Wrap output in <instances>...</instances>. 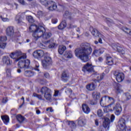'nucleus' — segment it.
I'll list each match as a JSON object with an SVG mask.
<instances>
[{
  "instance_id": "nucleus-1",
  "label": "nucleus",
  "mask_w": 131,
  "mask_h": 131,
  "mask_svg": "<svg viewBox=\"0 0 131 131\" xmlns=\"http://www.w3.org/2000/svg\"><path fill=\"white\" fill-rule=\"evenodd\" d=\"M92 47L89 43H82L80 47L76 49L75 50V55L77 58H79L82 61L85 62L89 61V55L92 54Z\"/></svg>"
},
{
  "instance_id": "nucleus-2",
  "label": "nucleus",
  "mask_w": 131,
  "mask_h": 131,
  "mask_svg": "<svg viewBox=\"0 0 131 131\" xmlns=\"http://www.w3.org/2000/svg\"><path fill=\"white\" fill-rule=\"evenodd\" d=\"M32 55L35 59H41L44 57V59L41 61L43 68H47V67L52 63V58L49 56V53H45L43 50H36L33 52Z\"/></svg>"
},
{
  "instance_id": "nucleus-3",
  "label": "nucleus",
  "mask_w": 131,
  "mask_h": 131,
  "mask_svg": "<svg viewBox=\"0 0 131 131\" xmlns=\"http://www.w3.org/2000/svg\"><path fill=\"white\" fill-rule=\"evenodd\" d=\"M45 31L46 29L43 25L41 29H39L38 31H36L33 35V37H34L35 40H37L40 37H42L43 39H49L52 36V33Z\"/></svg>"
},
{
  "instance_id": "nucleus-4",
  "label": "nucleus",
  "mask_w": 131,
  "mask_h": 131,
  "mask_svg": "<svg viewBox=\"0 0 131 131\" xmlns=\"http://www.w3.org/2000/svg\"><path fill=\"white\" fill-rule=\"evenodd\" d=\"M9 56L11 59H14L16 62H18L22 59H26V54L22 53L20 50H16L12 52Z\"/></svg>"
},
{
  "instance_id": "nucleus-5",
  "label": "nucleus",
  "mask_w": 131,
  "mask_h": 131,
  "mask_svg": "<svg viewBox=\"0 0 131 131\" xmlns=\"http://www.w3.org/2000/svg\"><path fill=\"white\" fill-rule=\"evenodd\" d=\"M40 3L45 7H48L49 11L57 10V4L52 0H40Z\"/></svg>"
},
{
  "instance_id": "nucleus-6",
  "label": "nucleus",
  "mask_w": 131,
  "mask_h": 131,
  "mask_svg": "<svg viewBox=\"0 0 131 131\" xmlns=\"http://www.w3.org/2000/svg\"><path fill=\"white\" fill-rule=\"evenodd\" d=\"M41 93L42 95H43L44 98L47 101H51L52 100V91L47 86L42 87L39 91H38V93Z\"/></svg>"
},
{
  "instance_id": "nucleus-7",
  "label": "nucleus",
  "mask_w": 131,
  "mask_h": 131,
  "mask_svg": "<svg viewBox=\"0 0 131 131\" xmlns=\"http://www.w3.org/2000/svg\"><path fill=\"white\" fill-rule=\"evenodd\" d=\"M115 102V101L112 102L107 106H105V107L109 108V107H111V108H113L114 111H115L116 115H120V113H121V111H122V107L118 102L114 104Z\"/></svg>"
},
{
  "instance_id": "nucleus-8",
  "label": "nucleus",
  "mask_w": 131,
  "mask_h": 131,
  "mask_svg": "<svg viewBox=\"0 0 131 131\" xmlns=\"http://www.w3.org/2000/svg\"><path fill=\"white\" fill-rule=\"evenodd\" d=\"M110 102H112V103H113V102H115V100L113 98L110 97L108 96H104L101 99L100 104L101 106H102V107H104V112L107 113L108 112V111L105 110V109H106L107 107H105L106 106H104V105H105L106 103H109Z\"/></svg>"
},
{
  "instance_id": "nucleus-9",
  "label": "nucleus",
  "mask_w": 131,
  "mask_h": 131,
  "mask_svg": "<svg viewBox=\"0 0 131 131\" xmlns=\"http://www.w3.org/2000/svg\"><path fill=\"white\" fill-rule=\"evenodd\" d=\"M118 126L119 128V131H130V127H126L125 125V120L123 118L120 119Z\"/></svg>"
},
{
  "instance_id": "nucleus-10",
  "label": "nucleus",
  "mask_w": 131,
  "mask_h": 131,
  "mask_svg": "<svg viewBox=\"0 0 131 131\" xmlns=\"http://www.w3.org/2000/svg\"><path fill=\"white\" fill-rule=\"evenodd\" d=\"M29 65H30V60H29V59L25 60L22 58L18 61V67L21 69L23 68H28Z\"/></svg>"
},
{
  "instance_id": "nucleus-11",
  "label": "nucleus",
  "mask_w": 131,
  "mask_h": 131,
  "mask_svg": "<svg viewBox=\"0 0 131 131\" xmlns=\"http://www.w3.org/2000/svg\"><path fill=\"white\" fill-rule=\"evenodd\" d=\"M43 26V24H41V25H39L37 26L35 25H32L29 27L30 32H33V36L34 35V33L36 32V31H38V29H41V27Z\"/></svg>"
},
{
  "instance_id": "nucleus-12",
  "label": "nucleus",
  "mask_w": 131,
  "mask_h": 131,
  "mask_svg": "<svg viewBox=\"0 0 131 131\" xmlns=\"http://www.w3.org/2000/svg\"><path fill=\"white\" fill-rule=\"evenodd\" d=\"M116 80L118 82H122L124 79V74L120 72H116L115 73Z\"/></svg>"
},
{
  "instance_id": "nucleus-13",
  "label": "nucleus",
  "mask_w": 131,
  "mask_h": 131,
  "mask_svg": "<svg viewBox=\"0 0 131 131\" xmlns=\"http://www.w3.org/2000/svg\"><path fill=\"white\" fill-rule=\"evenodd\" d=\"M104 76H105V74L103 73V74H98V73L97 72L95 73L92 75V77L95 78V79H94V81H96V80H97L98 82L102 80V79L104 78Z\"/></svg>"
},
{
  "instance_id": "nucleus-14",
  "label": "nucleus",
  "mask_w": 131,
  "mask_h": 131,
  "mask_svg": "<svg viewBox=\"0 0 131 131\" xmlns=\"http://www.w3.org/2000/svg\"><path fill=\"white\" fill-rule=\"evenodd\" d=\"M82 71L84 72H86V71L88 72H93V71H94V68H93L92 64L87 63L83 67Z\"/></svg>"
},
{
  "instance_id": "nucleus-15",
  "label": "nucleus",
  "mask_w": 131,
  "mask_h": 131,
  "mask_svg": "<svg viewBox=\"0 0 131 131\" xmlns=\"http://www.w3.org/2000/svg\"><path fill=\"white\" fill-rule=\"evenodd\" d=\"M91 33L93 36H95V37H100L101 38H104V35H103L98 30L96 29H93L92 31L91 32Z\"/></svg>"
},
{
  "instance_id": "nucleus-16",
  "label": "nucleus",
  "mask_w": 131,
  "mask_h": 131,
  "mask_svg": "<svg viewBox=\"0 0 131 131\" xmlns=\"http://www.w3.org/2000/svg\"><path fill=\"white\" fill-rule=\"evenodd\" d=\"M24 15H25V13H19L16 17V21L18 24H20L23 22V20H24Z\"/></svg>"
},
{
  "instance_id": "nucleus-17",
  "label": "nucleus",
  "mask_w": 131,
  "mask_h": 131,
  "mask_svg": "<svg viewBox=\"0 0 131 131\" xmlns=\"http://www.w3.org/2000/svg\"><path fill=\"white\" fill-rule=\"evenodd\" d=\"M86 123V121L85 120V119H84V118L83 117H80L78 119V125H79V126H80L81 127H82V126H84Z\"/></svg>"
},
{
  "instance_id": "nucleus-18",
  "label": "nucleus",
  "mask_w": 131,
  "mask_h": 131,
  "mask_svg": "<svg viewBox=\"0 0 131 131\" xmlns=\"http://www.w3.org/2000/svg\"><path fill=\"white\" fill-rule=\"evenodd\" d=\"M69 73L67 72H63L61 75V80L62 81H67L69 79Z\"/></svg>"
},
{
  "instance_id": "nucleus-19",
  "label": "nucleus",
  "mask_w": 131,
  "mask_h": 131,
  "mask_svg": "<svg viewBox=\"0 0 131 131\" xmlns=\"http://www.w3.org/2000/svg\"><path fill=\"white\" fill-rule=\"evenodd\" d=\"M6 34L8 36H12L14 34V28L13 27H8L6 29Z\"/></svg>"
},
{
  "instance_id": "nucleus-20",
  "label": "nucleus",
  "mask_w": 131,
  "mask_h": 131,
  "mask_svg": "<svg viewBox=\"0 0 131 131\" xmlns=\"http://www.w3.org/2000/svg\"><path fill=\"white\" fill-rule=\"evenodd\" d=\"M82 108L84 113L86 114H89L91 112V108L85 104L82 105Z\"/></svg>"
},
{
  "instance_id": "nucleus-21",
  "label": "nucleus",
  "mask_w": 131,
  "mask_h": 131,
  "mask_svg": "<svg viewBox=\"0 0 131 131\" xmlns=\"http://www.w3.org/2000/svg\"><path fill=\"white\" fill-rule=\"evenodd\" d=\"M67 48L66 46H64L63 45H60L59 46L58 48V53L60 54V55H63V53L65 51H66Z\"/></svg>"
},
{
  "instance_id": "nucleus-22",
  "label": "nucleus",
  "mask_w": 131,
  "mask_h": 131,
  "mask_svg": "<svg viewBox=\"0 0 131 131\" xmlns=\"http://www.w3.org/2000/svg\"><path fill=\"white\" fill-rule=\"evenodd\" d=\"M86 89L88 91H95L96 89V85L94 83H90L86 85Z\"/></svg>"
},
{
  "instance_id": "nucleus-23",
  "label": "nucleus",
  "mask_w": 131,
  "mask_h": 131,
  "mask_svg": "<svg viewBox=\"0 0 131 131\" xmlns=\"http://www.w3.org/2000/svg\"><path fill=\"white\" fill-rule=\"evenodd\" d=\"M92 97L95 101H98L100 99V93L97 92H94L92 93Z\"/></svg>"
},
{
  "instance_id": "nucleus-24",
  "label": "nucleus",
  "mask_w": 131,
  "mask_h": 131,
  "mask_svg": "<svg viewBox=\"0 0 131 131\" xmlns=\"http://www.w3.org/2000/svg\"><path fill=\"white\" fill-rule=\"evenodd\" d=\"M3 61L4 64H6V65L11 64V61L10 60V57L8 56H4L3 58Z\"/></svg>"
},
{
  "instance_id": "nucleus-25",
  "label": "nucleus",
  "mask_w": 131,
  "mask_h": 131,
  "mask_svg": "<svg viewBox=\"0 0 131 131\" xmlns=\"http://www.w3.org/2000/svg\"><path fill=\"white\" fill-rule=\"evenodd\" d=\"M110 124V120L108 118H106L104 121L103 122V126L104 128H107L109 127V125Z\"/></svg>"
},
{
  "instance_id": "nucleus-26",
  "label": "nucleus",
  "mask_w": 131,
  "mask_h": 131,
  "mask_svg": "<svg viewBox=\"0 0 131 131\" xmlns=\"http://www.w3.org/2000/svg\"><path fill=\"white\" fill-rule=\"evenodd\" d=\"M106 64L107 65H110L111 66L112 65H113L114 61H113V58H112L111 56H107L106 57Z\"/></svg>"
},
{
  "instance_id": "nucleus-27",
  "label": "nucleus",
  "mask_w": 131,
  "mask_h": 131,
  "mask_svg": "<svg viewBox=\"0 0 131 131\" xmlns=\"http://www.w3.org/2000/svg\"><path fill=\"white\" fill-rule=\"evenodd\" d=\"M64 56L66 58H67L68 59H71V58L73 57V54H72V52L71 51H67L66 52Z\"/></svg>"
},
{
  "instance_id": "nucleus-28",
  "label": "nucleus",
  "mask_w": 131,
  "mask_h": 131,
  "mask_svg": "<svg viewBox=\"0 0 131 131\" xmlns=\"http://www.w3.org/2000/svg\"><path fill=\"white\" fill-rule=\"evenodd\" d=\"M67 26V24L66 23V21L63 20L60 24L58 26V29H64V28H66Z\"/></svg>"
},
{
  "instance_id": "nucleus-29",
  "label": "nucleus",
  "mask_w": 131,
  "mask_h": 131,
  "mask_svg": "<svg viewBox=\"0 0 131 131\" xmlns=\"http://www.w3.org/2000/svg\"><path fill=\"white\" fill-rule=\"evenodd\" d=\"M24 74L27 77H31L34 75V73L31 71H26Z\"/></svg>"
},
{
  "instance_id": "nucleus-30",
  "label": "nucleus",
  "mask_w": 131,
  "mask_h": 131,
  "mask_svg": "<svg viewBox=\"0 0 131 131\" xmlns=\"http://www.w3.org/2000/svg\"><path fill=\"white\" fill-rule=\"evenodd\" d=\"M16 119L20 123H22V122L25 120V118L22 116L21 115H17L16 116Z\"/></svg>"
},
{
  "instance_id": "nucleus-31",
  "label": "nucleus",
  "mask_w": 131,
  "mask_h": 131,
  "mask_svg": "<svg viewBox=\"0 0 131 131\" xmlns=\"http://www.w3.org/2000/svg\"><path fill=\"white\" fill-rule=\"evenodd\" d=\"M2 119L4 122V123H5V124H8V123H9V116H3L2 117Z\"/></svg>"
},
{
  "instance_id": "nucleus-32",
  "label": "nucleus",
  "mask_w": 131,
  "mask_h": 131,
  "mask_svg": "<svg viewBox=\"0 0 131 131\" xmlns=\"http://www.w3.org/2000/svg\"><path fill=\"white\" fill-rule=\"evenodd\" d=\"M101 54V51L100 50L95 49L93 52L92 56L98 57Z\"/></svg>"
},
{
  "instance_id": "nucleus-33",
  "label": "nucleus",
  "mask_w": 131,
  "mask_h": 131,
  "mask_svg": "<svg viewBox=\"0 0 131 131\" xmlns=\"http://www.w3.org/2000/svg\"><path fill=\"white\" fill-rule=\"evenodd\" d=\"M116 92L117 94H120V93H122V90H121V85L120 84H117V86L116 87Z\"/></svg>"
},
{
  "instance_id": "nucleus-34",
  "label": "nucleus",
  "mask_w": 131,
  "mask_h": 131,
  "mask_svg": "<svg viewBox=\"0 0 131 131\" xmlns=\"http://www.w3.org/2000/svg\"><path fill=\"white\" fill-rule=\"evenodd\" d=\"M32 97L37 98V99H38V100H40L41 101L42 100V96H41V95H39V94H37L35 93H34L33 94Z\"/></svg>"
},
{
  "instance_id": "nucleus-35",
  "label": "nucleus",
  "mask_w": 131,
  "mask_h": 131,
  "mask_svg": "<svg viewBox=\"0 0 131 131\" xmlns=\"http://www.w3.org/2000/svg\"><path fill=\"white\" fill-rule=\"evenodd\" d=\"M26 19L29 22V23H33L34 22V20L33 19V17L31 16H26Z\"/></svg>"
},
{
  "instance_id": "nucleus-36",
  "label": "nucleus",
  "mask_w": 131,
  "mask_h": 131,
  "mask_svg": "<svg viewBox=\"0 0 131 131\" xmlns=\"http://www.w3.org/2000/svg\"><path fill=\"white\" fill-rule=\"evenodd\" d=\"M117 52H119V53H122L123 54H124V51H123V49L121 46L118 45V47L117 48Z\"/></svg>"
},
{
  "instance_id": "nucleus-37",
  "label": "nucleus",
  "mask_w": 131,
  "mask_h": 131,
  "mask_svg": "<svg viewBox=\"0 0 131 131\" xmlns=\"http://www.w3.org/2000/svg\"><path fill=\"white\" fill-rule=\"evenodd\" d=\"M123 31H124V32H126V33H128L129 35H131V30L127 28H124L123 29Z\"/></svg>"
},
{
  "instance_id": "nucleus-38",
  "label": "nucleus",
  "mask_w": 131,
  "mask_h": 131,
  "mask_svg": "<svg viewBox=\"0 0 131 131\" xmlns=\"http://www.w3.org/2000/svg\"><path fill=\"white\" fill-rule=\"evenodd\" d=\"M57 45L55 43H50L49 45V49H54Z\"/></svg>"
},
{
  "instance_id": "nucleus-39",
  "label": "nucleus",
  "mask_w": 131,
  "mask_h": 131,
  "mask_svg": "<svg viewBox=\"0 0 131 131\" xmlns=\"http://www.w3.org/2000/svg\"><path fill=\"white\" fill-rule=\"evenodd\" d=\"M0 17L3 22H9V21H10V19L8 18L3 17L2 15Z\"/></svg>"
},
{
  "instance_id": "nucleus-40",
  "label": "nucleus",
  "mask_w": 131,
  "mask_h": 131,
  "mask_svg": "<svg viewBox=\"0 0 131 131\" xmlns=\"http://www.w3.org/2000/svg\"><path fill=\"white\" fill-rule=\"evenodd\" d=\"M97 114L99 117H102V116H103V112L102 111V110H98Z\"/></svg>"
},
{
  "instance_id": "nucleus-41",
  "label": "nucleus",
  "mask_w": 131,
  "mask_h": 131,
  "mask_svg": "<svg viewBox=\"0 0 131 131\" xmlns=\"http://www.w3.org/2000/svg\"><path fill=\"white\" fill-rule=\"evenodd\" d=\"M6 46H7V44L6 43H0V49H3V50L6 48Z\"/></svg>"
},
{
  "instance_id": "nucleus-42",
  "label": "nucleus",
  "mask_w": 131,
  "mask_h": 131,
  "mask_svg": "<svg viewBox=\"0 0 131 131\" xmlns=\"http://www.w3.org/2000/svg\"><path fill=\"white\" fill-rule=\"evenodd\" d=\"M7 37L6 36H1L0 37V41H6L7 40Z\"/></svg>"
},
{
  "instance_id": "nucleus-43",
  "label": "nucleus",
  "mask_w": 131,
  "mask_h": 131,
  "mask_svg": "<svg viewBox=\"0 0 131 131\" xmlns=\"http://www.w3.org/2000/svg\"><path fill=\"white\" fill-rule=\"evenodd\" d=\"M125 96L127 100H130L131 96H130V94H129V93H125Z\"/></svg>"
},
{
  "instance_id": "nucleus-44",
  "label": "nucleus",
  "mask_w": 131,
  "mask_h": 131,
  "mask_svg": "<svg viewBox=\"0 0 131 131\" xmlns=\"http://www.w3.org/2000/svg\"><path fill=\"white\" fill-rule=\"evenodd\" d=\"M118 47V45L117 44H112V48L113 49V50H115V51H117Z\"/></svg>"
},
{
  "instance_id": "nucleus-45",
  "label": "nucleus",
  "mask_w": 131,
  "mask_h": 131,
  "mask_svg": "<svg viewBox=\"0 0 131 131\" xmlns=\"http://www.w3.org/2000/svg\"><path fill=\"white\" fill-rule=\"evenodd\" d=\"M37 14L39 18L42 17V15H43V14L42 13V11H38Z\"/></svg>"
},
{
  "instance_id": "nucleus-46",
  "label": "nucleus",
  "mask_w": 131,
  "mask_h": 131,
  "mask_svg": "<svg viewBox=\"0 0 131 131\" xmlns=\"http://www.w3.org/2000/svg\"><path fill=\"white\" fill-rule=\"evenodd\" d=\"M44 76L46 78H50V74H49V73H45Z\"/></svg>"
},
{
  "instance_id": "nucleus-47",
  "label": "nucleus",
  "mask_w": 131,
  "mask_h": 131,
  "mask_svg": "<svg viewBox=\"0 0 131 131\" xmlns=\"http://www.w3.org/2000/svg\"><path fill=\"white\" fill-rule=\"evenodd\" d=\"M7 102H8V98H4L2 100V103H3L4 104H6Z\"/></svg>"
},
{
  "instance_id": "nucleus-48",
  "label": "nucleus",
  "mask_w": 131,
  "mask_h": 131,
  "mask_svg": "<svg viewBox=\"0 0 131 131\" xmlns=\"http://www.w3.org/2000/svg\"><path fill=\"white\" fill-rule=\"evenodd\" d=\"M52 22L53 24H56V23H57V22H58V19L56 18H53L52 20Z\"/></svg>"
},
{
  "instance_id": "nucleus-49",
  "label": "nucleus",
  "mask_w": 131,
  "mask_h": 131,
  "mask_svg": "<svg viewBox=\"0 0 131 131\" xmlns=\"http://www.w3.org/2000/svg\"><path fill=\"white\" fill-rule=\"evenodd\" d=\"M46 111H50V112H54V110L52 107H48L47 108Z\"/></svg>"
},
{
  "instance_id": "nucleus-50",
  "label": "nucleus",
  "mask_w": 131,
  "mask_h": 131,
  "mask_svg": "<svg viewBox=\"0 0 131 131\" xmlns=\"http://www.w3.org/2000/svg\"><path fill=\"white\" fill-rule=\"evenodd\" d=\"M39 64H36L34 70H36V71L39 72Z\"/></svg>"
},
{
  "instance_id": "nucleus-51",
  "label": "nucleus",
  "mask_w": 131,
  "mask_h": 131,
  "mask_svg": "<svg viewBox=\"0 0 131 131\" xmlns=\"http://www.w3.org/2000/svg\"><path fill=\"white\" fill-rule=\"evenodd\" d=\"M114 119H115V116H114V115H112L111 117V120L112 122H113V121H114Z\"/></svg>"
},
{
  "instance_id": "nucleus-52",
  "label": "nucleus",
  "mask_w": 131,
  "mask_h": 131,
  "mask_svg": "<svg viewBox=\"0 0 131 131\" xmlns=\"http://www.w3.org/2000/svg\"><path fill=\"white\" fill-rule=\"evenodd\" d=\"M64 16H66V17H69V16H70V13H69V11H66L64 14Z\"/></svg>"
},
{
  "instance_id": "nucleus-53",
  "label": "nucleus",
  "mask_w": 131,
  "mask_h": 131,
  "mask_svg": "<svg viewBox=\"0 0 131 131\" xmlns=\"http://www.w3.org/2000/svg\"><path fill=\"white\" fill-rule=\"evenodd\" d=\"M59 95V91H55L54 93V97H58Z\"/></svg>"
},
{
  "instance_id": "nucleus-54",
  "label": "nucleus",
  "mask_w": 131,
  "mask_h": 131,
  "mask_svg": "<svg viewBox=\"0 0 131 131\" xmlns=\"http://www.w3.org/2000/svg\"><path fill=\"white\" fill-rule=\"evenodd\" d=\"M18 2L19 4H21V5H25V1H24V0H18Z\"/></svg>"
},
{
  "instance_id": "nucleus-55",
  "label": "nucleus",
  "mask_w": 131,
  "mask_h": 131,
  "mask_svg": "<svg viewBox=\"0 0 131 131\" xmlns=\"http://www.w3.org/2000/svg\"><path fill=\"white\" fill-rule=\"evenodd\" d=\"M96 102H94L93 100H90V105H96Z\"/></svg>"
},
{
  "instance_id": "nucleus-56",
  "label": "nucleus",
  "mask_w": 131,
  "mask_h": 131,
  "mask_svg": "<svg viewBox=\"0 0 131 131\" xmlns=\"http://www.w3.org/2000/svg\"><path fill=\"white\" fill-rule=\"evenodd\" d=\"M69 25H70L69 28H74L76 27V26H74L73 24H70Z\"/></svg>"
},
{
  "instance_id": "nucleus-57",
  "label": "nucleus",
  "mask_w": 131,
  "mask_h": 131,
  "mask_svg": "<svg viewBox=\"0 0 131 131\" xmlns=\"http://www.w3.org/2000/svg\"><path fill=\"white\" fill-rule=\"evenodd\" d=\"M106 22L107 23H108V24H109V23H111V22H112V20H111L110 18H106Z\"/></svg>"
},
{
  "instance_id": "nucleus-58",
  "label": "nucleus",
  "mask_w": 131,
  "mask_h": 131,
  "mask_svg": "<svg viewBox=\"0 0 131 131\" xmlns=\"http://www.w3.org/2000/svg\"><path fill=\"white\" fill-rule=\"evenodd\" d=\"M69 124H71L72 126H75V123H74L73 121H70L69 122Z\"/></svg>"
},
{
  "instance_id": "nucleus-59",
  "label": "nucleus",
  "mask_w": 131,
  "mask_h": 131,
  "mask_svg": "<svg viewBox=\"0 0 131 131\" xmlns=\"http://www.w3.org/2000/svg\"><path fill=\"white\" fill-rule=\"evenodd\" d=\"M95 123L96 125H97L98 126V125H99V120L96 119L95 121Z\"/></svg>"
},
{
  "instance_id": "nucleus-60",
  "label": "nucleus",
  "mask_w": 131,
  "mask_h": 131,
  "mask_svg": "<svg viewBox=\"0 0 131 131\" xmlns=\"http://www.w3.org/2000/svg\"><path fill=\"white\" fill-rule=\"evenodd\" d=\"M103 60H104V59L102 58V57H99L98 58L99 62H103Z\"/></svg>"
},
{
  "instance_id": "nucleus-61",
  "label": "nucleus",
  "mask_w": 131,
  "mask_h": 131,
  "mask_svg": "<svg viewBox=\"0 0 131 131\" xmlns=\"http://www.w3.org/2000/svg\"><path fill=\"white\" fill-rule=\"evenodd\" d=\"M99 38H99V40H98L99 42L100 43H102V39H101V38H101V37H99Z\"/></svg>"
},
{
  "instance_id": "nucleus-62",
  "label": "nucleus",
  "mask_w": 131,
  "mask_h": 131,
  "mask_svg": "<svg viewBox=\"0 0 131 131\" xmlns=\"http://www.w3.org/2000/svg\"><path fill=\"white\" fill-rule=\"evenodd\" d=\"M36 114H37V115H38V114H40V111H39V110H37L36 111Z\"/></svg>"
},
{
  "instance_id": "nucleus-63",
  "label": "nucleus",
  "mask_w": 131,
  "mask_h": 131,
  "mask_svg": "<svg viewBox=\"0 0 131 131\" xmlns=\"http://www.w3.org/2000/svg\"><path fill=\"white\" fill-rule=\"evenodd\" d=\"M17 72L18 73H21V70H20L19 69H17Z\"/></svg>"
},
{
  "instance_id": "nucleus-64",
  "label": "nucleus",
  "mask_w": 131,
  "mask_h": 131,
  "mask_svg": "<svg viewBox=\"0 0 131 131\" xmlns=\"http://www.w3.org/2000/svg\"><path fill=\"white\" fill-rule=\"evenodd\" d=\"M98 131H104V130L102 129V128H99Z\"/></svg>"
}]
</instances>
